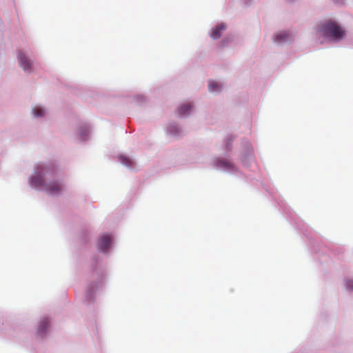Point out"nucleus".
Masks as SVG:
<instances>
[{"label": "nucleus", "instance_id": "4", "mask_svg": "<svg viewBox=\"0 0 353 353\" xmlns=\"http://www.w3.org/2000/svg\"><path fill=\"white\" fill-rule=\"evenodd\" d=\"M49 326V321L47 318L42 319L38 327L37 334L39 337H43Z\"/></svg>", "mask_w": 353, "mask_h": 353}, {"label": "nucleus", "instance_id": "8", "mask_svg": "<svg viewBox=\"0 0 353 353\" xmlns=\"http://www.w3.org/2000/svg\"><path fill=\"white\" fill-rule=\"evenodd\" d=\"M30 183L34 187H40L43 184V179L39 175L34 176L31 179Z\"/></svg>", "mask_w": 353, "mask_h": 353}, {"label": "nucleus", "instance_id": "3", "mask_svg": "<svg viewBox=\"0 0 353 353\" xmlns=\"http://www.w3.org/2000/svg\"><path fill=\"white\" fill-rule=\"evenodd\" d=\"M17 59L19 61V65L23 68L26 72H30L32 70V63L26 57L23 52L19 51L17 54Z\"/></svg>", "mask_w": 353, "mask_h": 353}, {"label": "nucleus", "instance_id": "12", "mask_svg": "<svg viewBox=\"0 0 353 353\" xmlns=\"http://www.w3.org/2000/svg\"><path fill=\"white\" fill-rule=\"evenodd\" d=\"M33 113L36 117H43L44 110L41 108L37 107L33 110Z\"/></svg>", "mask_w": 353, "mask_h": 353}, {"label": "nucleus", "instance_id": "10", "mask_svg": "<svg viewBox=\"0 0 353 353\" xmlns=\"http://www.w3.org/2000/svg\"><path fill=\"white\" fill-rule=\"evenodd\" d=\"M192 108V105L190 103L182 105L179 108V114L181 115L186 114L189 111H190Z\"/></svg>", "mask_w": 353, "mask_h": 353}, {"label": "nucleus", "instance_id": "11", "mask_svg": "<svg viewBox=\"0 0 353 353\" xmlns=\"http://www.w3.org/2000/svg\"><path fill=\"white\" fill-rule=\"evenodd\" d=\"M218 166L221 167V168H224L228 169V168H232V164L230 162L226 161H219Z\"/></svg>", "mask_w": 353, "mask_h": 353}, {"label": "nucleus", "instance_id": "13", "mask_svg": "<svg viewBox=\"0 0 353 353\" xmlns=\"http://www.w3.org/2000/svg\"><path fill=\"white\" fill-rule=\"evenodd\" d=\"M347 287L350 289V290H352L353 289V281H350L347 283Z\"/></svg>", "mask_w": 353, "mask_h": 353}, {"label": "nucleus", "instance_id": "9", "mask_svg": "<svg viewBox=\"0 0 353 353\" xmlns=\"http://www.w3.org/2000/svg\"><path fill=\"white\" fill-rule=\"evenodd\" d=\"M208 88L210 92H218L221 90V86L218 82L212 81L209 83Z\"/></svg>", "mask_w": 353, "mask_h": 353}, {"label": "nucleus", "instance_id": "2", "mask_svg": "<svg viewBox=\"0 0 353 353\" xmlns=\"http://www.w3.org/2000/svg\"><path fill=\"white\" fill-rule=\"evenodd\" d=\"M46 190L50 194H59L64 189L63 185L59 181H51L45 185Z\"/></svg>", "mask_w": 353, "mask_h": 353}, {"label": "nucleus", "instance_id": "7", "mask_svg": "<svg viewBox=\"0 0 353 353\" xmlns=\"http://www.w3.org/2000/svg\"><path fill=\"white\" fill-rule=\"evenodd\" d=\"M226 29V26L224 24H220L212 29L211 37L213 39H217L221 37V32Z\"/></svg>", "mask_w": 353, "mask_h": 353}, {"label": "nucleus", "instance_id": "5", "mask_svg": "<svg viewBox=\"0 0 353 353\" xmlns=\"http://www.w3.org/2000/svg\"><path fill=\"white\" fill-rule=\"evenodd\" d=\"M111 244V239L108 235L102 236L99 242V247L103 252H106Z\"/></svg>", "mask_w": 353, "mask_h": 353}, {"label": "nucleus", "instance_id": "1", "mask_svg": "<svg viewBox=\"0 0 353 353\" xmlns=\"http://www.w3.org/2000/svg\"><path fill=\"white\" fill-rule=\"evenodd\" d=\"M323 29L326 34L336 41L343 39L345 34L343 29L335 22L326 23Z\"/></svg>", "mask_w": 353, "mask_h": 353}, {"label": "nucleus", "instance_id": "6", "mask_svg": "<svg viewBox=\"0 0 353 353\" xmlns=\"http://www.w3.org/2000/svg\"><path fill=\"white\" fill-rule=\"evenodd\" d=\"M292 39V36L287 32H280L275 36V41L278 43L286 42Z\"/></svg>", "mask_w": 353, "mask_h": 353}]
</instances>
